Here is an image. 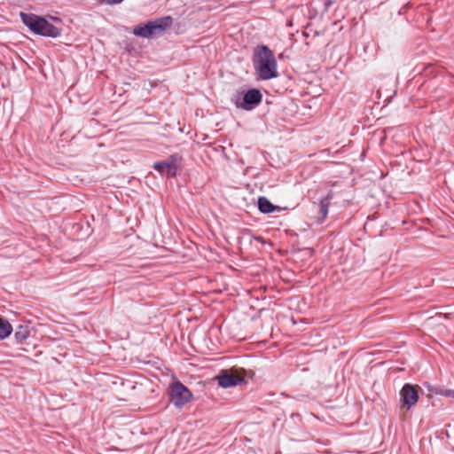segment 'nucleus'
Returning <instances> with one entry per match:
<instances>
[{"label": "nucleus", "instance_id": "nucleus-1", "mask_svg": "<svg viewBox=\"0 0 454 454\" xmlns=\"http://www.w3.org/2000/svg\"><path fill=\"white\" fill-rule=\"evenodd\" d=\"M252 63L257 80L267 81L278 76L277 59L267 45L261 44L254 48Z\"/></svg>", "mask_w": 454, "mask_h": 454}, {"label": "nucleus", "instance_id": "nucleus-2", "mask_svg": "<svg viewBox=\"0 0 454 454\" xmlns=\"http://www.w3.org/2000/svg\"><path fill=\"white\" fill-rule=\"evenodd\" d=\"M20 16L24 25L35 35L52 38L59 37L61 35V28L55 27L42 16L22 12Z\"/></svg>", "mask_w": 454, "mask_h": 454}, {"label": "nucleus", "instance_id": "nucleus-3", "mask_svg": "<svg viewBox=\"0 0 454 454\" xmlns=\"http://www.w3.org/2000/svg\"><path fill=\"white\" fill-rule=\"evenodd\" d=\"M262 94L258 89H249L245 92H237L233 95L231 101L238 108L251 111L261 104Z\"/></svg>", "mask_w": 454, "mask_h": 454}, {"label": "nucleus", "instance_id": "nucleus-4", "mask_svg": "<svg viewBox=\"0 0 454 454\" xmlns=\"http://www.w3.org/2000/svg\"><path fill=\"white\" fill-rule=\"evenodd\" d=\"M169 402L177 408L184 407L192 399L190 389L180 381L172 382L168 389Z\"/></svg>", "mask_w": 454, "mask_h": 454}, {"label": "nucleus", "instance_id": "nucleus-5", "mask_svg": "<svg viewBox=\"0 0 454 454\" xmlns=\"http://www.w3.org/2000/svg\"><path fill=\"white\" fill-rule=\"evenodd\" d=\"M181 157L177 154H172L166 160L157 161L153 165V168L160 175H165L168 177H174L177 174Z\"/></svg>", "mask_w": 454, "mask_h": 454}, {"label": "nucleus", "instance_id": "nucleus-6", "mask_svg": "<svg viewBox=\"0 0 454 454\" xmlns=\"http://www.w3.org/2000/svg\"><path fill=\"white\" fill-rule=\"evenodd\" d=\"M419 387L410 383H405L400 390V408L409 411L419 400Z\"/></svg>", "mask_w": 454, "mask_h": 454}, {"label": "nucleus", "instance_id": "nucleus-7", "mask_svg": "<svg viewBox=\"0 0 454 454\" xmlns=\"http://www.w3.org/2000/svg\"><path fill=\"white\" fill-rule=\"evenodd\" d=\"M173 18L171 16L161 17L153 20L148 21V29L151 37H154L172 26Z\"/></svg>", "mask_w": 454, "mask_h": 454}, {"label": "nucleus", "instance_id": "nucleus-8", "mask_svg": "<svg viewBox=\"0 0 454 454\" xmlns=\"http://www.w3.org/2000/svg\"><path fill=\"white\" fill-rule=\"evenodd\" d=\"M217 380L219 386L227 388L241 384L244 379L232 372L223 371L221 374L217 376Z\"/></svg>", "mask_w": 454, "mask_h": 454}, {"label": "nucleus", "instance_id": "nucleus-9", "mask_svg": "<svg viewBox=\"0 0 454 454\" xmlns=\"http://www.w3.org/2000/svg\"><path fill=\"white\" fill-rule=\"evenodd\" d=\"M258 209L262 214H270L277 210L278 207L273 205L266 197L262 196L257 201Z\"/></svg>", "mask_w": 454, "mask_h": 454}, {"label": "nucleus", "instance_id": "nucleus-10", "mask_svg": "<svg viewBox=\"0 0 454 454\" xmlns=\"http://www.w3.org/2000/svg\"><path fill=\"white\" fill-rule=\"evenodd\" d=\"M333 197V192L330 191L325 197L320 200L319 215L321 220H325L326 218Z\"/></svg>", "mask_w": 454, "mask_h": 454}, {"label": "nucleus", "instance_id": "nucleus-11", "mask_svg": "<svg viewBox=\"0 0 454 454\" xmlns=\"http://www.w3.org/2000/svg\"><path fill=\"white\" fill-rule=\"evenodd\" d=\"M12 332V326L8 320L4 317H0V340H4L11 335Z\"/></svg>", "mask_w": 454, "mask_h": 454}, {"label": "nucleus", "instance_id": "nucleus-12", "mask_svg": "<svg viewBox=\"0 0 454 454\" xmlns=\"http://www.w3.org/2000/svg\"><path fill=\"white\" fill-rule=\"evenodd\" d=\"M133 35L142 37V38H152L148 29V22L147 23H140L134 27L132 30Z\"/></svg>", "mask_w": 454, "mask_h": 454}, {"label": "nucleus", "instance_id": "nucleus-13", "mask_svg": "<svg viewBox=\"0 0 454 454\" xmlns=\"http://www.w3.org/2000/svg\"><path fill=\"white\" fill-rule=\"evenodd\" d=\"M29 336V330L27 326L19 325L17 328L14 337L18 343H22Z\"/></svg>", "mask_w": 454, "mask_h": 454}, {"label": "nucleus", "instance_id": "nucleus-14", "mask_svg": "<svg viewBox=\"0 0 454 454\" xmlns=\"http://www.w3.org/2000/svg\"><path fill=\"white\" fill-rule=\"evenodd\" d=\"M434 392L437 395H445L448 397L454 398V390L452 389H442V388H434Z\"/></svg>", "mask_w": 454, "mask_h": 454}, {"label": "nucleus", "instance_id": "nucleus-15", "mask_svg": "<svg viewBox=\"0 0 454 454\" xmlns=\"http://www.w3.org/2000/svg\"><path fill=\"white\" fill-rule=\"evenodd\" d=\"M256 239L260 242H262V238L259 237V238H256Z\"/></svg>", "mask_w": 454, "mask_h": 454}, {"label": "nucleus", "instance_id": "nucleus-16", "mask_svg": "<svg viewBox=\"0 0 454 454\" xmlns=\"http://www.w3.org/2000/svg\"><path fill=\"white\" fill-rule=\"evenodd\" d=\"M52 20H58L59 19L58 18H53V17H51Z\"/></svg>", "mask_w": 454, "mask_h": 454}]
</instances>
